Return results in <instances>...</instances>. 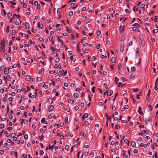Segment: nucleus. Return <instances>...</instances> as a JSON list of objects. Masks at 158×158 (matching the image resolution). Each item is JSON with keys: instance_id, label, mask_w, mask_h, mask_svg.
Masks as SVG:
<instances>
[{"instance_id": "obj_32", "label": "nucleus", "mask_w": 158, "mask_h": 158, "mask_svg": "<svg viewBox=\"0 0 158 158\" xmlns=\"http://www.w3.org/2000/svg\"><path fill=\"white\" fill-rule=\"evenodd\" d=\"M42 80V78L41 77H39L37 78V81H40Z\"/></svg>"}, {"instance_id": "obj_1", "label": "nucleus", "mask_w": 158, "mask_h": 158, "mask_svg": "<svg viewBox=\"0 0 158 158\" xmlns=\"http://www.w3.org/2000/svg\"><path fill=\"white\" fill-rule=\"evenodd\" d=\"M113 93V91L111 90H109L107 91V96H110L112 95Z\"/></svg>"}, {"instance_id": "obj_30", "label": "nucleus", "mask_w": 158, "mask_h": 158, "mask_svg": "<svg viewBox=\"0 0 158 158\" xmlns=\"http://www.w3.org/2000/svg\"><path fill=\"white\" fill-rule=\"evenodd\" d=\"M1 46H5V43L3 41H2L0 44Z\"/></svg>"}, {"instance_id": "obj_51", "label": "nucleus", "mask_w": 158, "mask_h": 158, "mask_svg": "<svg viewBox=\"0 0 158 158\" xmlns=\"http://www.w3.org/2000/svg\"><path fill=\"white\" fill-rule=\"evenodd\" d=\"M40 155H43L44 154V152L42 150H41L40 151Z\"/></svg>"}, {"instance_id": "obj_53", "label": "nucleus", "mask_w": 158, "mask_h": 158, "mask_svg": "<svg viewBox=\"0 0 158 158\" xmlns=\"http://www.w3.org/2000/svg\"><path fill=\"white\" fill-rule=\"evenodd\" d=\"M28 43H29V45H30V46L32 44H33V43L32 42V41L31 40H30Z\"/></svg>"}, {"instance_id": "obj_52", "label": "nucleus", "mask_w": 158, "mask_h": 158, "mask_svg": "<svg viewBox=\"0 0 158 158\" xmlns=\"http://www.w3.org/2000/svg\"><path fill=\"white\" fill-rule=\"evenodd\" d=\"M119 79L118 78H117V77H116L115 78V82L116 83H117Z\"/></svg>"}, {"instance_id": "obj_3", "label": "nucleus", "mask_w": 158, "mask_h": 158, "mask_svg": "<svg viewBox=\"0 0 158 158\" xmlns=\"http://www.w3.org/2000/svg\"><path fill=\"white\" fill-rule=\"evenodd\" d=\"M9 70L8 68H5L4 70V73L6 75H7L9 73Z\"/></svg>"}, {"instance_id": "obj_33", "label": "nucleus", "mask_w": 158, "mask_h": 158, "mask_svg": "<svg viewBox=\"0 0 158 158\" xmlns=\"http://www.w3.org/2000/svg\"><path fill=\"white\" fill-rule=\"evenodd\" d=\"M73 12L72 11H70L69 13V15L71 17L73 15Z\"/></svg>"}, {"instance_id": "obj_46", "label": "nucleus", "mask_w": 158, "mask_h": 158, "mask_svg": "<svg viewBox=\"0 0 158 158\" xmlns=\"http://www.w3.org/2000/svg\"><path fill=\"white\" fill-rule=\"evenodd\" d=\"M34 5L35 6H37V5H38V4H38V2L37 1H35V2H34Z\"/></svg>"}, {"instance_id": "obj_56", "label": "nucleus", "mask_w": 158, "mask_h": 158, "mask_svg": "<svg viewBox=\"0 0 158 158\" xmlns=\"http://www.w3.org/2000/svg\"><path fill=\"white\" fill-rule=\"evenodd\" d=\"M7 53H6L4 54L3 56V57L4 58H7Z\"/></svg>"}, {"instance_id": "obj_28", "label": "nucleus", "mask_w": 158, "mask_h": 158, "mask_svg": "<svg viewBox=\"0 0 158 158\" xmlns=\"http://www.w3.org/2000/svg\"><path fill=\"white\" fill-rule=\"evenodd\" d=\"M16 135V134L15 133H13L11 134V136L12 137L14 138L15 137V136Z\"/></svg>"}, {"instance_id": "obj_27", "label": "nucleus", "mask_w": 158, "mask_h": 158, "mask_svg": "<svg viewBox=\"0 0 158 158\" xmlns=\"http://www.w3.org/2000/svg\"><path fill=\"white\" fill-rule=\"evenodd\" d=\"M49 149H50V148H51L52 149H53L54 147V145H52L51 147V145L50 144L49 145Z\"/></svg>"}, {"instance_id": "obj_61", "label": "nucleus", "mask_w": 158, "mask_h": 158, "mask_svg": "<svg viewBox=\"0 0 158 158\" xmlns=\"http://www.w3.org/2000/svg\"><path fill=\"white\" fill-rule=\"evenodd\" d=\"M129 106L128 105H126L124 106V108L127 109H128L129 108Z\"/></svg>"}, {"instance_id": "obj_64", "label": "nucleus", "mask_w": 158, "mask_h": 158, "mask_svg": "<svg viewBox=\"0 0 158 158\" xmlns=\"http://www.w3.org/2000/svg\"><path fill=\"white\" fill-rule=\"evenodd\" d=\"M26 156L25 154H23L22 155L21 158H25V156Z\"/></svg>"}, {"instance_id": "obj_18", "label": "nucleus", "mask_w": 158, "mask_h": 158, "mask_svg": "<svg viewBox=\"0 0 158 158\" xmlns=\"http://www.w3.org/2000/svg\"><path fill=\"white\" fill-rule=\"evenodd\" d=\"M122 27V26H121L120 27V28H119V31H120L121 32V33H122L123 32V30H124V26H123L122 29H121V28Z\"/></svg>"}, {"instance_id": "obj_43", "label": "nucleus", "mask_w": 158, "mask_h": 158, "mask_svg": "<svg viewBox=\"0 0 158 158\" xmlns=\"http://www.w3.org/2000/svg\"><path fill=\"white\" fill-rule=\"evenodd\" d=\"M153 33L154 34H155V33H157L158 32V30L157 29H155L153 31Z\"/></svg>"}, {"instance_id": "obj_54", "label": "nucleus", "mask_w": 158, "mask_h": 158, "mask_svg": "<svg viewBox=\"0 0 158 158\" xmlns=\"http://www.w3.org/2000/svg\"><path fill=\"white\" fill-rule=\"evenodd\" d=\"M50 48L53 52H54L55 50V48L52 46H51L50 47Z\"/></svg>"}, {"instance_id": "obj_4", "label": "nucleus", "mask_w": 158, "mask_h": 158, "mask_svg": "<svg viewBox=\"0 0 158 158\" xmlns=\"http://www.w3.org/2000/svg\"><path fill=\"white\" fill-rule=\"evenodd\" d=\"M25 24L26 26V28L27 29H28L30 27L29 23L28 22H26L25 23Z\"/></svg>"}, {"instance_id": "obj_48", "label": "nucleus", "mask_w": 158, "mask_h": 158, "mask_svg": "<svg viewBox=\"0 0 158 158\" xmlns=\"http://www.w3.org/2000/svg\"><path fill=\"white\" fill-rule=\"evenodd\" d=\"M10 2L11 4L12 5H16L15 2H12V1H10Z\"/></svg>"}, {"instance_id": "obj_31", "label": "nucleus", "mask_w": 158, "mask_h": 158, "mask_svg": "<svg viewBox=\"0 0 158 158\" xmlns=\"http://www.w3.org/2000/svg\"><path fill=\"white\" fill-rule=\"evenodd\" d=\"M95 86H93L92 88V91L93 93H95Z\"/></svg>"}, {"instance_id": "obj_60", "label": "nucleus", "mask_w": 158, "mask_h": 158, "mask_svg": "<svg viewBox=\"0 0 158 158\" xmlns=\"http://www.w3.org/2000/svg\"><path fill=\"white\" fill-rule=\"evenodd\" d=\"M69 145H66L65 146V148L66 150H68L69 149Z\"/></svg>"}, {"instance_id": "obj_29", "label": "nucleus", "mask_w": 158, "mask_h": 158, "mask_svg": "<svg viewBox=\"0 0 158 158\" xmlns=\"http://www.w3.org/2000/svg\"><path fill=\"white\" fill-rule=\"evenodd\" d=\"M80 135H83L84 137H86V135H84V132L83 131H81L80 133Z\"/></svg>"}, {"instance_id": "obj_49", "label": "nucleus", "mask_w": 158, "mask_h": 158, "mask_svg": "<svg viewBox=\"0 0 158 158\" xmlns=\"http://www.w3.org/2000/svg\"><path fill=\"white\" fill-rule=\"evenodd\" d=\"M118 127L119 128H120V126H119L118 125L116 124L115 125V128L116 129H117Z\"/></svg>"}, {"instance_id": "obj_10", "label": "nucleus", "mask_w": 158, "mask_h": 158, "mask_svg": "<svg viewBox=\"0 0 158 158\" xmlns=\"http://www.w3.org/2000/svg\"><path fill=\"white\" fill-rule=\"evenodd\" d=\"M53 108H54L53 106L51 105L49 108V109H48V111L49 112L52 111L53 109Z\"/></svg>"}, {"instance_id": "obj_21", "label": "nucleus", "mask_w": 158, "mask_h": 158, "mask_svg": "<svg viewBox=\"0 0 158 158\" xmlns=\"http://www.w3.org/2000/svg\"><path fill=\"white\" fill-rule=\"evenodd\" d=\"M135 76V74L134 73H132L130 76V77L131 78H134Z\"/></svg>"}, {"instance_id": "obj_40", "label": "nucleus", "mask_w": 158, "mask_h": 158, "mask_svg": "<svg viewBox=\"0 0 158 158\" xmlns=\"http://www.w3.org/2000/svg\"><path fill=\"white\" fill-rule=\"evenodd\" d=\"M16 33V31L15 30H13L12 31V35H14Z\"/></svg>"}, {"instance_id": "obj_37", "label": "nucleus", "mask_w": 158, "mask_h": 158, "mask_svg": "<svg viewBox=\"0 0 158 158\" xmlns=\"http://www.w3.org/2000/svg\"><path fill=\"white\" fill-rule=\"evenodd\" d=\"M154 20L155 22H156L157 21V16L155 17Z\"/></svg>"}, {"instance_id": "obj_20", "label": "nucleus", "mask_w": 158, "mask_h": 158, "mask_svg": "<svg viewBox=\"0 0 158 158\" xmlns=\"http://www.w3.org/2000/svg\"><path fill=\"white\" fill-rule=\"evenodd\" d=\"M5 48V46H1L0 47V52H2L3 49H4Z\"/></svg>"}, {"instance_id": "obj_14", "label": "nucleus", "mask_w": 158, "mask_h": 158, "mask_svg": "<svg viewBox=\"0 0 158 158\" xmlns=\"http://www.w3.org/2000/svg\"><path fill=\"white\" fill-rule=\"evenodd\" d=\"M6 80L8 81H10L11 80V79L10 77V76L9 75H8L6 76Z\"/></svg>"}, {"instance_id": "obj_35", "label": "nucleus", "mask_w": 158, "mask_h": 158, "mask_svg": "<svg viewBox=\"0 0 158 158\" xmlns=\"http://www.w3.org/2000/svg\"><path fill=\"white\" fill-rule=\"evenodd\" d=\"M104 105V103L102 102H100L98 103V105L100 106H102Z\"/></svg>"}, {"instance_id": "obj_16", "label": "nucleus", "mask_w": 158, "mask_h": 158, "mask_svg": "<svg viewBox=\"0 0 158 158\" xmlns=\"http://www.w3.org/2000/svg\"><path fill=\"white\" fill-rule=\"evenodd\" d=\"M44 68H42L41 70H39V72H38V73L39 74H40L42 72V71H44Z\"/></svg>"}, {"instance_id": "obj_34", "label": "nucleus", "mask_w": 158, "mask_h": 158, "mask_svg": "<svg viewBox=\"0 0 158 158\" xmlns=\"http://www.w3.org/2000/svg\"><path fill=\"white\" fill-rule=\"evenodd\" d=\"M4 125L3 124H0V128H3L4 127Z\"/></svg>"}, {"instance_id": "obj_59", "label": "nucleus", "mask_w": 158, "mask_h": 158, "mask_svg": "<svg viewBox=\"0 0 158 158\" xmlns=\"http://www.w3.org/2000/svg\"><path fill=\"white\" fill-rule=\"evenodd\" d=\"M131 98L132 99V100H133V102H135V100L134 99L133 97V96L132 95H131Z\"/></svg>"}, {"instance_id": "obj_36", "label": "nucleus", "mask_w": 158, "mask_h": 158, "mask_svg": "<svg viewBox=\"0 0 158 158\" xmlns=\"http://www.w3.org/2000/svg\"><path fill=\"white\" fill-rule=\"evenodd\" d=\"M58 74L59 77H62L63 76V74L61 73V72L59 71L58 73Z\"/></svg>"}, {"instance_id": "obj_63", "label": "nucleus", "mask_w": 158, "mask_h": 158, "mask_svg": "<svg viewBox=\"0 0 158 158\" xmlns=\"http://www.w3.org/2000/svg\"><path fill=\"white\" fill-rule=\"evenodd\" d=\"M37 9L38 10H40V5L38 4L37 6Z\"/></svg>"}, {"instance_id": "obj_44", "label": "nucleus", "mask_w": 158, "mask_h": 158, "mask_svg": "<svg viewBox=\"0 0 158 158\" xmlns=\"http://www.w3.org/2000/svg\"><path fill=\"white\" fill-rule=\"evenodd\" d=\"M23 4V7L24 8H27V4L26 3H24Z\"/></svg>"}, {"instance_id": "obj_42", "label": "nucleus", "mask_w": 158, "mask_h": 158, "mask_svg": "<svg viewBox=\"0 0 158 158\" xmlns=\"http://www.w3.org/2000/svg\"><path fill=\"white\" fill-rule=\"evenodd\" d=\"M9 28H10L9 26H7V27L6 29V31L8 33L9 32Z\"/></svg>"}, {"instance_id": "obj_13", "label": "nucleus", "mask_w": 158, "mask_h": 158, "mask_svg": "<svg viewBox=\"0 0 158 158\" xmlns=\"http://www.w3.org/2000/svg\"><path fill=\"white\" fill-rule=\"evenodd\" d=\"M145 5L144 4H142L140 6L141 8L142 9V10L143 11H144L145 10V9L144 8Z\"/></svg>"}, {"instance_id": "obj_12", "label": "nucleus", "mask_w": 158, "mask_h": 158, "mask_svg": "<svg viewBox=\"0 0 158 158\" xmlns=\"http://www.w3.org/2000/svg\"><path fill=\"white\" fill-rule=\"evenodd\" d=\"M73 97L75 98H77L79 97V95L78 94L75 93L73 94Z\"/></svg>"}, {"instance_id": "obj_62", "label": "nucleus", "mask_w": 158, "mask_h": 158, "mask_svg": "<svg viewBox=\"0 0 158 158\" xmlns=\"http://www.w3.org/2000/svg\"><path fill=\"white\" fill-rule=\"evenodd\" d=\"M134 152L136 154L138 152V151L137 149H135L134 150Z\"/></svg>"}, {"instance_id": "obj_15", "label": "nucleus", "mask_w": 158, "mask_h": 158, "mask_svg": "<svg viewBox=\"0 0 158 158\" xmlns=\"http://www.w3.org/2000/svg\"><path fill=\"white\" fill-rule=\"evenodd\" d=\"M48 102L50 104H51L52 103V102H53L52 99V98H49L48 100Z\"/></svg>"}, {"instance_id": "obj_41", "label": "nucleus", "mask_w": 158, "mask_h": 158, "mask_svg": "<svg viewBox=\"0 0 158 158\" xmlns=\"http://www.w3.org/2000/svg\"><path fill=\"white\" fill-rule=\"evenodd\" d=\"M135 51L136 53L139 54V50L138 48H137L136 49Z\"/></svg>"}, {"instance_id": "obj_7", "label": "nucleus", "mask_w": 158, "mask_h": 158, "mask_svg": "<svg viewBox=\"0 0 158 158\" xmlns=\"http://www.w3.org/2000/svg\"><path fill=\"white\" fill-rule=\"evenodd\" d=\"M142 109H141V108L140 107H139V110H138V112L139 114H141V115H142L143 114V112L142 111Z\"/></svg>"}, {"instance_id": "obj_24", "label": "nucleus", "mask_w": 158, "mask_h": 158, "mask_svg": "<svg viewBox=\"0 0 158 158\" xmlns=\"http://www.w3.org/2000/svg\"><path fill=\"white\" fill-rule=\"evenodd\" d=\"M61 9L60 8H59L57 10V13L59 14V13H60L61 11Z\"/></svg>"}, {"instance_id": "obj_5", "label": "nucleus", "mask_w": 158, "mask_h": 158, "mask_svg": "<svg viewBox=\"0 0 158 158\" xmlns=\"http://www.w3.org/2000/svg\"><path fill=\"white\" fill-rule=\"evenodd\" d=\"M1 14L2 15L5 16L6 15V12L4 9H2L1 11Z\"/></svg>"}, {"instance_id": "obj_45", "label": "nucleus", "mask_w": 158, "mask_h": 158, "mask_svg": "<svg viewBox=\"0 0 158 158\" xmlns=\"http://www.w3.org/2000/svg\"><path fill=\"white\" fill-rule=\"evenodd\" d=\"M33 109L32 110V111H35L36 112H37L38 110L37 109H35V106L33 107Z\"/></svg>"}, {"instance_id": "obj_38", "label": "nucleus", "mask_w": 158, "mask_h": 158, "mask_svg": "<svg viewBox=\"0 0 158 158\" xmlns=\"http://www.w3.org/2000/svg\"><path fill=\"white\" fill-rule=\"evenodd\" d=\"M118 67L119 69H121L122 68V66L120 63H119L118 64Z\"/></svg>"}, {"instance_id": "obj_39", "label": "nucleus", "mask_w": 158, "mask_h": 158, "mask_svg": "<svg viewBox=\"0 0 158 158\" xmlns=\"http://www.w3.org/2000/svg\"><path fill=\"white\" fill-rule=\"evenodd\" d=\"M45 118H42L41 120V122L42 123H44V122H45Z\"/></svg>"}, {"instance_id": "obj_19", "label": "nucleus", "mask_w": 158, "mask_h": 158, "mask_svg": "<svg viewBox=\"0 0 158 158\" xmlns=\"http://www.w3.org/2000/svg\"><path fill=\"white\" fill-rule=\"evenodd\" d=\"M132 26H136L138 27H140V25L139 24L136 23H134Z\"/></svg>"}, {"instance_id": "obj_57", "label": "nucleus", "mask_w": 158, "mask_h": 158, "mask_svg": "<svg viewBox=\"0 0 158 158\" xmlns=\"http://www.w3.org/2000/svg\"><path fill=\"white\" fill-rule=\"evenodd\" d=\"M4 152V151L3 150H0V154L2 155L3 154Z\"/></svg>"}, {"instance_id": "obj_26", "label": "nucleus", "mask_w": 158, "mask_h": 158, "mask_svg": "<svg viewBox=\"0 0 158 158\" xmlns=\"http://www.w3.org/2000/svg\"><path fill=\"white\" fill-rule=\"evenodd\" d=\"M80 141H79L78 142V143L77 144H76L74 146V147H75V148H77L78 146V145H79L80 144Z\"/></svg>"}, {"instance_id": "obj_23", "label": "nucleus", "mask_w": 158, "mask_h": 158, "mask_svg": "<svg viewBox=\"0 0 158 158\" xmlns=\"http://www.w3.org/2000/svg\"><path fill=\"white\" fill-rule=\"evenodd\" d=\"M146 99H147V101L148 102H149L150 101V95H149V96L147 95Z\"/></svg>"}, {"instance_id": "obj_25", "label": "nucleus", "mask_w": 158, "mask_h": 158, "mask_svg": "<svg viewBox=\"0 0 158 158\" xmlns=\"http://www.w3.org/2000/svg\"><path fill=\"white\" fill-rule=\"evenodd\" d=\"M68 118L67 117H65V124H67L68 123Z\"/></svg>"}, {"instance_id": "obj_58", "label": "nucleus", "mask_w": 158, "mask_h": 158, "mask_svg": "<svg viewBox=\"0 0 158 158\" xmlns=\"http://www.w3.org/2000/svg\"><path fill=\"white\" fill-rule=\"evenodd\" d=\"M121 79L122 81H127V80L124 77H122L121 78Z\"/></svg>"}, {"instance_id": "obj_17", "label": "nucleus", "mask_w": 158, "mask_h": 158, "mask_svg": "<svg viewBox=\"0 0 158 158\" xmlns=\"http://www.w3.org/2000/svg\"><path fill=\"white\" fill-rule=\"evenodd\" d=\"M73 56L72 55L70 57V59L71 60H72L73 62H75L76 61V59H74L73 58Z\"/></svg>"}, {"instance_id": "obj_9", "label": "nucleus", "mask_w": 158, "mask_h": 158, "mask_svg": "<svg viewBox=\"0 0 158 158\" xmlns=\"http://www.w3.org/2000/svg\"><path fill=\"white\" fill-rule=\"evenodd\" d=\"M26 78L27 81H29L30 80L31 77L29 75H27L26 76Z\"/></svg>"}, {"instance_id": "obj_11", "label": "nucleus", "mask_w": 158, "mask_h": 158, "mask_svg": "<svg viewBox=\"0 0 158 158\" xmlns=\"http://www.w3.org/2000/svg\"><path fill=\"white\" fill-rule=\"evenodd\" d=\"M131 145L133 147H135L136 144L135 141H132L131 143Z\"/></svg>"}, {"instance_id": "obj_22", "label": "nucleus", "mask_w": 158, "mask_h": 158, "mask_svg": "<svg viewBox=\"0 0 158 158\" xmlns=\"http://www.w3.org/2000/svg\"><path fill=\"white\" fill-rule=\"evenodd\" d=\"M115 57H112L111 59V61L112 63H114L115 60Z\"/></svg>"}, {"instance_id": "obj_8", "label": "nucleus", "mask_w": 158, "mask_h": 158, "mask_svg": "<svg viewBox=\"0 0 158 158\" xmlns=\"http://www.w3.org/2000/svg\"><path fill=\"white\" fill-rule=\"evenodd\" d=\"M38 26L39 27L40 29H42L43 27V25L42 24H40V23L39 22L38 23Z\"/></svg>"}, {"instance_id": "obj_55", "label": "nucleus", "mask_w": 158, "mask_h": 158, "mask_svg": "<svg viewBox=\"0 0 158 158\" xmlns=\"http://www.w3.org/2000/svg\"><path fill=\"white\" fill-rule=\"evenodd\" d=\"M101 32L100 31H98L97 33V35L98 36H99L101 34Z\"/></svg>"}, {"instance_id": "obj_6", "label": "nucleus", "mask_w": 158, "mask_h": 158, "mask_svg": "<svg viewBox=\"0 0 158 158\" xmlns=\"http://www.w3.org/2000/svg\"><path fill=\"white\" fill-rule=\"evenodd\" d=\"M132 30L134 31H136L137 32H139V29L137 28L136 27H134L132 28Z\"/></svg>"}, {"instance_id": "obj_47", "label": "nucleus", "mask_w": 158, "mask_h": 158, "mask_svg": "<svg viewBox=\"0 0 158 158\" xmlns=\"http://www.w3.org/2000/svg\"><path fill=\"white\" fill-rule=\"evenodd\" d=\"M84 103L83 102H82L81 104V107H84Z\"/></svg>"}, {"instance_id": "obj_2", "label": "nucleus", "mask_w": 158, "mask_h": 158, "mask_svg": "<svg viewBox=\"0 0 158 158\" xmlns=\"http://www.w3.org/2000/svg\"><path fill=\"white\" fill-rule=\"evenodd\" d=\"M88 114L87 113H85L82 117V118L83 120H84L85 118H87L88 117Z\"/></svg>"}, {"instance_id": "obj_50", "label": "nucleus", "mask_w": 158, "mask_h": 158, "mask_svg": "<svg viewBox=\"0 0 158 158\" xmlns=\"http://www.w3.org/2000/svg\"><path fill=\"white\" fill-rule=\"evenodd\" d=\"M24 138L25 139H27L28 138V135L27 134H25L24 136Z\"/></svg>"}]
</instances>
